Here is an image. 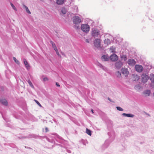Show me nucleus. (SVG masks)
<instances>
[{
  "mask_svg": "<svg viewBox=\"0 0 154 154\" xmlns=\"http://www.w3.org/2000/svg\"><path fill=\"white\" fill-rule=\"evenodd\" d=\"M81 28L82 30L85 32H88L90 30V26L87 24H82Z\"/></svg>",
  "mask_w": 154,
  "mask_h": 154,
  "instance_id": "nucleus-1",
  "label": "nucleus"
},
{
  "mask_svg": "<svg viewBox=\"0 0 154 154\" xmlns=\"http://www.w3.org/2000/svg\"><path fill=\"white\" fill-rule=\"evenodd\" d=\"M100 34L99 31L95 29H93L91 32V35L94 38L97 37Z\"/></svg>",
  "mask_w": 154,
  "mask_h": 154,
  "instance_id": "nucleus-2",
  "label": "nucleus"
},
{
  "mask_svg": "<svg viewBox=\"0 0 154 154\" xmlns=\"http://www.w3.org/2000/svg\"><path fill=\"white\" fill-rule=\"evenodd\" d=\"M73 22L75 24H77L81 22V20L80 18L78 16H75L73 17Z\"/></svg>",
  "mask_w": 154,
  "mask_h": 154,
  "instance_id": "nucleus-3",
  "label": "nucleus"
},
{
  "mask_svg": "<svg viewBox=\"0 0 154 154\" xmlns=\"http://www.w3.org/2000/svg\"><path fill=\"white\" fill-rule=\"evenodd\" d=\"M142 81L143 83H145L147 82L149 79V77L148 75L145 74H143L142 75Z\"/></svg>",
  "mask_w": 154,
  "mask_h": 154,
  "instance_id": "nucleus-4",
  "label": "nucleus"
},
{
  "mask_svg": "<svg viewBox=\"0 0 154 154\" xmlns=\"http://www.w3.org/2000/svg\"><path fill=\"white\" fill-rule=\"evenodd\" d=\"M110 59L112 61H116L118 59V57L116 54H113L110 57Z\"/></svg>",
  "mask_w": 154,
  "mask_h": 154,
  "instance_id": "nucleus-5",
  "label": "nucleus"
},
{
  "mask_svg": "<svg viewBox=\"0 0 154 154\" xmlns=\"http://www.w3.org/2000/svg\"><path fill=\"white\" fill-rule=\"evenodd\" d=\"M136 70L139 72H141L143 70V67L141 65H137L135 66Z\"/></svg>",
  "mask_w": 154,
  "mask_h": 154,
  "instance_id": "nucleus-6",
  "label": "nucleus"
},
{
  "mask_svg": "<svg viewBox=\"0 0 154 154\" xmlns=\"http://www.w3.org/2000/svg\"><path fill=\"white\" fill-rule=\"evenodd\" d=\"M95 46L96 47H99L100 46V40L99 39H95L94 42Z\"/></svg>",
  "mask_w": 154,
  "mask_h": 154,
  "instance_id": "nucleus-7",
  "label": "nucleus"
},
{
  "mask_svg": "<svg viewBox=\"0 0 154 154\" xmlns=\"http://www.w3.org/2000/svg\"><path fill=\"white\" fill-rule=\"evenodd\" d=\"M121 71L122 74L125 75V76L127 75L129 73V72L127 69L125 68H122Z\"/></svg>",
  "mask_w": 154,
  "mask_h": 154,
  "instance_id": "nucleus-8",
  "label": "nucleus"
},
{
  "mask_svg": "<svg viewBox=\"0 0 154 154\" xmlns=\"http://www.w3.org/2000/svg\"><path fill=\"white\" fill-rule=\"evenodd\" d=\"M135 61L133 59H129L128 61V64L131 66H134L135 64Z\"/></svg>",
  "mask_w": 154,
  "mask_h": 154,
  "instance_id": "nucleus-9",
  "label": "nucleus"
},
{
  "mask_svg": "<svg viewBox=\"0 0 154 154\" xmlns=\"http://www.w3.org/2000/svg\"><path fill=\"white\" fill-rule=\"evenodd\" d=\"M122 65V63L120 61L116 62L115 63V66L117 68H120Z\"/></svg>",
  "mask_w": 154,
  "mask_h": 154,
  "instance_id": "nucleus-10",
  "label": "nucleus"
},
{
  "mask_svg": "<svg viewBox=\"0 0 154 154\" xmlns=\"http://www.w3.org/2000/svg\"><path fill=\"white\" fill-rule=\"evenodd\" d=\"M0 102L3 105L7 106L8 104V103L7 100L5 99H0Z\"/></svg>",
  "mask_w": 154,
  "mask_h": 154,
  "instance_id": "nucleus-11",
  "label": "nucleus"
},
{
  "mask_svg": "<svg viewBox=\"0 0 154 154\" xmlns=\"http://www.w3.org/2000/svg\"><path fill=\"white\" fill-rule=\"evenodd\" d=\"M101 59L103 61H107L109 60V57L107 55H104L102 57Z\"/></svg>",
  "mask_w": 154,
  "mask_h": 154,
  "instance_id": "nucleus-12",
  "label": "nucleus"
},
{
  "mask_svg": "<svg viewBox=\"0 0 154 154\" xmlns=\"http://www.w3.org/2000/svg\"><path fill=\"white\" fill-rule=\"evenodd\" d=\"M23 62L26 68L27 69H29L30 67V66L29 63L25 59L23 60Z\"/></svg>",
  "mask_w": 154,
  "mask_h": 154,
  "instance_id": "nucleus-13",
  "label": "nucleus"
},
{
  "mask_svg": "<svg viewBox=\"0 0 154 154\" xmlns=\"http://www.w3.org/2000/svg\"><path fill=\"white\" fill-rule=\"evenodd\" d=\"M64 2V0H57V3L58 5L63 4Z\"/></svg>",
  "mask_w": 154,
  "mask_h": 154,
  "instance_id": "nucleus-14",
  "label": "nucleus"
},
{
  "mask_svg": "<svg viewBox=\"0 0 154 154\" xmlns=\"http://www.w3.org/2000/svg\"><path fill=\"white\" fill-rule=\"evenodd\" d=\"M143 93L146 96H149L150 94V91L149 90H146Z\"/></svg>",
  "mask_w": 154,
  "mask_h": 154,
  "instance_id": "nucleus-15",
  "label": "nucleus"
},
{
  "mask_svg": "<svg viewBox=\"0 0 154 154\" xmlns=\"http://www.w3.org/2000/svg\"><path fill=\"white\" fill-rule=\"evenodd\" d=\"M104 42L105 44H106L107 45H108L110 43V41L108 39H105L104 41Z\"/></svg>",
  "mask_w": 154,
  "mask_h": 154,
  "instance_id": "nucleus-16",
  "label": "nucleus"
},
{
  "mask_svg": "<svg viewBox=\"0 0 154 154\" xmlns=\"http://www.w3.org/2000/svg\"><path fill=\"white\" fill-rule=\"evenodd\" d=\"M23 7L26 10V11L29 14H31V12L29 11V9H28V8L25 5H23Z\"/></svg>",
  "mask_w": 154,
  "mask_h": 154,
  "instance_id": "nucleus-17",
  "label": "nucleus"
},
{
  "mask_svg": "<svg viewBox=\"0 0 154 154\" xmlns=\"http://www.w3.org/2000/svg\"><path fill=\"white\" fill-rule=\"evenodd\" d=\"M116 75L119 78H121V72L119 71L117 72L116 73Z\"/></svg>",
  "mask_w": 154,
  "mask_h": 154,
  "instance_id": "nucleus-18",
  "label": "nucleus"
},
{
  "mask_svg": "<svg viewBox=\"0 0 154 154\" xmlns=\"http://www.w3.org/2000/svg\"><path fill=\"white\" fill-rule=\"evenodd\" d=\"M61 12L62 13L65 14L66 12V9L64 8H62L61 10Z\"/></svg>",
  "mask_w": 154,
  "mask_h": 154,
  "instance_id": "nucleus-19",
  "label": "nucleus"
},
{
  "mask_svg": "<svg viewBox=\"0 0 154 154\" xmlns=\"http://www.w3.org/2000/svg\"><path fill=\"white\" fill-rule=\"evenodd\" d=\"M150 80L153 83H154V75L153 74H151Z\"/></svg>",
  "mask_w": 154,
  "mask_h": 154,
  "instance_id": "nucleus-20",
  "label": "nucleus"
},
{
  "mask_svg": "<svg viewBox=\"0 0 154 154\" xmlns=\"http://www.w3.org/2000/svg\"><path fill=\"white\" fill-rule=\"evenodd\" d=\"M110 50L111 52L115 53V52L116 48L114 47H112L110 48Z\"/></svg>",
  "mask_w": 154,
  "mask_h": 154,
  "instance_id": "nucleus-21",
  "label": "nucleus"
},
{
  "mask_svg": "<svg viewBox=\"0 0 154 154\" xmlns=\"http://www.w3.org/2000/svg\"><path fill=\"white\" fill-rule=\"evenodd\" d=\"M86 133L90 136H91V131L88 128L86 129Z\"/></svg>",
  "mask_w": 154,
  "mask_h": 154,
  "instance_id": "nucleus-22",
  "label": "nucleus"
},
{
  "mask_svg": "<svg viewBox=\"0 0 154 154\" xmlns=\"http://www.w3.org/2000/svg\"><path fill=\"white\" fill-rule=\"evenodd\" d=\"M139 79V76H138L137 75H136L134 76V80L135 81H137Z\"/></svg>",
  "mask_w": 154,
  "mask_h": 154,
  "instance_id": "nucleus-23",
  "label": "nucleus"
},
{
  "mask_svg": "<svg viewBox=\"0 0 154 154\" xmlns=\"http://www.w3.org/2000/svg\"><path fill=\"white\" fill-rule=\"evenodd\" d=\"M28 83H29V85H30V86L32 88H34V86L33 85H32V82H31V81L29 80H28Z\"/></svg>",
  "mask_w": 154,
  "mask_h": 154,
  "instance_id": "nucleus-24",
  "label": "nucleus"
},
{
  "mask_svg": "<svg viewBox=\"0 0 154 154\" xmlns=\"http://www.w3.org/2000/svg\"><path fill=\"white\" fill-rule=\"evenodd\" d=\"M13 60L17 64H20L19 61L17 60L15 57H13Z\"/></svg>",
  "mask_w": 154,
  "mask_h": 154,
  "instance_id": "nucleus-25",
  "label": "nucleus"
},
{
  "mask_svg": "<svg viewBox=\"0 0 154 154\" xmlns=\"http://www.w3.org/2000/svg\"><path fill=\"white\" fill-rule=\"evenodd\" d=\"M11 5L12 7L16 11H17V9L15 7L14 5L12 4V3H11Z\"/></svg>",
  "mask_w": 154,
  "mask_h": 154,
  "instance_id": "nucleus-26",
  "label": "nucleus"
},
{
  "mask_svg": "<svg viewBox=\"0 0 154 154\" xmlns=\"http://www.w3.org/2000/svg\"><path fill=\"white\" fill-rule=\"evenodd\" d=\"M34 101L40 107H42V105L40 104V103L37 100H34Z\"/></svg>",
  "mask_w": 154,
  "mask_h": 154,
  "instance_id": "nucleus-27",
  "label": "nucleus"
},
{
  "mask_svg": "<svg viewBox=\"0 0 154 154\" xmlns=\"http://www.w3.org/2000/svg\"><path fill=\"white\" fill-rule=\"evenodd\" d=\"M116 109L119 111H123V109L120 107L117 106L116 107Z\"/></svg>",
  "mask_w": 154,
  "mask_h": 154,
  "instance_id": "nucleus-28",
  "label": "nucleus"
},
{
  "mask_svg": "<svg viewBox=\"0 0 154 154\" xmlns=\"http://www.w3.org/2000/svg\"><path fill=\"white\" fill-rule=\"evenodd\" d=\"M134 116L132 114H127V116L128 117H133Z\"/></svg>",
  "mask_w": 154,
  "mask_h": 154,
  "instance_id": "nucleus-29",
  "label": "nucleus"
},
{
  "mask_svg": "<svg viewBox=\"0 0 154 154\" xmlns=\"http://www.w3.org/2000/svg\"><path fill=\"white\" fill-rule=\"evenodd\" d=\"M50 42L52 45V46L53 48H54V47L56 46L54 42H53L52 41H51Z\"/></svg>",
  "mask_w": 154,
  "mask_h": 154,
  "instance_id": "nucleus-30",
  "label": "nucleus"
},
{
  "mask_svg": "<svg viewBox=\"0 0 154 154\" xmlns=\"http://www.w3.org/2000/svg\"><path fill=\"white\" fill-rule=\"evenodd\" d=\"M121 58L124 60V61H125L127 60V58L126 56L125 55H123L122 56Z\"/></svg>",
  "mask_w": 154,
  "mask_h": 154,
  "instance_id": "nucleus-31",
  "label": "nucleus"
},
{
  "mask_svg": "<svg viewBox=\"0 0 154 154\" xmlns=\"http://www.w3.org/2000/svg\"><path fill=\"white\" fill-rule=\"evenodd\" d=\"M56 51V53L57 54V55L58 56H59V57H61L60 55V54L59 53V52L58 51V50H57L56 51Z\"/></svg>",
  "mask_w": 154,
  "mask_h": 154,
  "instance_id": "nucleus-32",
  "label": "nucleus"
},
{
  "mask_svg": "<svg viewBox=\"0 0 154 154\" xmlns=\"http://www.w3.org/2000/svg\"><path fill=\"white\" fill-rule=\"evenodd\" d=\"M43 80L44 82L48 81V79L47 77H45L43 79Z\"/></svg>",
  "mask_w": 154,
  "mask_h": 154,
  "instance_id": "nucleus-33",
  "label": "nucleus"
},
{
  "mask_svg": "<svg viewBox=\"0 0 154 154\" xmlns=\"http://www.w3.org/2000/svg\"><path fill=\"white\" fill-rule=\"evenodd\" d=\"M53 48L54 49L55 51H56V50H57V48L56 46L54 47V48Z\"/></svg>",
  "mask_w": 154,
  "mask_h": 154,
  "instance_id": "nucleus-34",
  "label": "nucleus"
},
{
  "mask_svg": "<svg viewBox=\"0 0 154 154\" xmlns=\"http://www.w3.org/2000/svg\"><path fill=\"white\" fill-rule=\"evenodd\" d=\"M45 132H47L48 131V129L46 127L45 128Z\"/></svg>",
  "mask_w": 154,
  "mask_h": 154,
  "instance_id": "nucleus-35",
  "label": "nucleus"
},
{
  "mask_svg": "<svg viewBox=\"0 0 154 154\" xmlns=\"http://www.w3.org/2000/svg\"><path fill=\"white\" fill-rule=\"evenodd\" d=\"M56 85L57 86H58V87H60V85L58 83H57L56 82Z\"/></svg>",
  "mask_w": 154,
  "mask_h": 154,
  "instance_id": "nucleus-36",
  "label": "nucleus"
},
{
  "mask_svg": "<svg viewBox=\"0 0 154 154\" xmlns=\"http://www.w3.org/2000/svg\"><path fill=\"white\" fill-rule=\"evenodd\" d=\"M122 115L124 116H127V114L123 113L122 114Z\"/></svg>",
  "mask_w": 154,
  "mask_h": 154,
  "instance_id": "nucleus-37",
  "label": "nucleus"
},
{
  "mask_svg": "<svg viewBox=\"0 0 154 154\" xmlns=\"http://www.w3.org/2000/svg\"><path fill=\"white\" fill-rule=\"evenodd\" d=\"M86 42H88V43H89V41H88V39H86Z\"/></svg>",
  "mask_w": 154,
  "mask_h": 154,
  "instance_id": "nucleus-38",
  "label": "nucleus"
},
{
  "mask_svg": "<svg viewBox=\"0 0 154 154\" xmlns=\"http://www.w3.org/2000/svg\"><path fill=\"white\" fill-rule=\"evenodd\" d=\"M108 99L110 101H112L111 100H110V99L109 98V97H108Z\"/></svg>",
  "mask_w": 154,
  "mask_h": 154,
  "instance_id": "nucleus-39",
  "label": "nucleus"
},
{
  "mask_svg": "<svg viewBox=\"0 0 154 154\" xmlns=\"http://www.w3.org/2000/svg\"><path fill=\"white\" fill-rule=\"evenodd\" d=\"M93 109H91V111L92 112V113H94V112H93Z\"/></svg>",
  "mask_w": 154,
  "mask_h": 154,
  "instance_id": "nucleus-40",
  "label": "nucleus"
}]
</instances>
